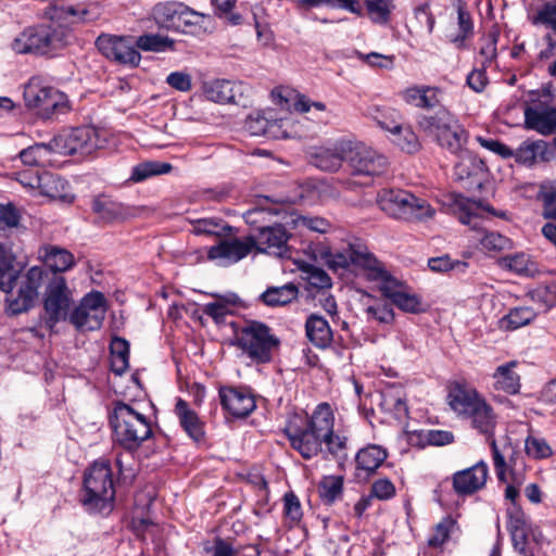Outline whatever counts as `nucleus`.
Instances as JSON below:
<instances>
[{
    "instance_id": "f257e3e1",
    "label": "nucleus",
    "mask_w": 556,
    "mask_h": 556,
    "mask_svg": "<svg viewBox=\"0 0 556 556\" xmlns=\"http://www.w3.org/2000/svg\"><path fill=\"white\" fill-rule=\"evenodd\" d=\"M331 263L334 267L363 270L368 280L379 282L382 294L393 301L395 294L403 291L402 283L392 277L383 265L361 243L349 244L342 252L332 254Z\"/></svg>"
},
{
    "instance_id": "f03ea898",
    "label": "nucleus",
    "mask_w": 556,
    "mask_h": 556,
    "mask_svg": "<svg viewBox=\"0 0 556 556\" xmlns=\"http://www.w3.org/2000/svg\"><path fill=\"white\" fill-rule=\"evenodd\" d=\"M110 424L114 442L127 451H136L152 437L149 418L129 403H115Z\"/></svg>"
},
{
    "instance_id": "7ed1b4c3",
    "label": "nucleus",
    "mask_w": 556,
    "mask_h": 556,
    "mask_svg": "<svg viewBox=\"0 0 556 556\" xmlns=\"http://www.w3.org/2000/svg\"><path fill=\"white\" fill-rule=\"evenodd\" d=\"M71 22H51L26 27L11 42V49L18 54H48L67 43Z\"/></svg>"
},
{
    "instance_id": "20e7f679",
    "label": "nucleus",
    "mask_w": 556,
    "mask_h": 556,
    "mask_svg": "<svg viewBox=\"0 0 556 556\" xmlns=\"http://www.w3.org/2000/svg\"><path fill=\"white\" fill-rule=\"evenodd\" d=\"M418 126L426 136L451 153H464L467 132L448 111L440 110L432 115H422L418 121Z\"/></svg>"
},
{
    "instance_id": "39448f33",
    "label": "nucleus",
    "mask_w": 556,
    "mask_h": 556,
    "mask_svg": "<svg viewBox=\"0 0 556 556\" xmlns=\"http://www.w3.org/2000/svg\"><path fill=\"white\" fill-rule=\"evenodd\" d=\"M85 496L81 503L89 510H111L115 497L112 470L109 462H94L85 475Z\"/></svg>"
},
{
    "instance_id": "423d86ee",
    "label": "nucleus",
    "mask_w": 556,
    "mask_h": 556,
    "mask_svg": "<svg viewBox=\"0 0 556 556\" xmlns=\"http://www.w3.org/2000/svg\"><path fill=\"white\" fill-rule=\"evenodd\" d=\"M24 99L26 106L45 119L70 111L67 96L59 89L43 84L38 76L31 77L25 85Z\"/></svg>"
},
{
    "instance_id": "0eeeda50",
    "label": "nucleus",
    "mask_w": 556,
    "mask_h": 556,
    "mask_svg": "<svg viewBox=\"0 0 556 556\" xmlns=\"http://www.w3.org/2000/svg\"><path fill=\"white\" fill-rule=\"evenodd\" d=\"M377 203L391 217L405 220L431 218L434 210L426 200L402 189H384L378 193Z\"/></svg>"
},
{
    "instance_id": "6e6552de",
    "label": "nucleus",
    "mask_w": 556,
    "mask_h": 556,
    "mask_svg": "<svg viewBox=\"0 0 556 556\" xmlns=\"http://www.w3.org/2000/svg\"><path fill=\"white\" fill-rule=\"evenodd\" d=\"M235 344L256 364L271 361L273 351L279 340L270 333L269 327L258 321H251L235 332Z\"/></svg>"
},
{
    "instance_id": "1a4fd4ad",
    "label": "nucleus",
    "mask_w": 556,
    "mask_h": 556,
    "mask_svg": "<svg viewBox=\"0 0 556 556\" xmlns=\"http://www.w3.org/2000/svg\"><path fill=\"white\" fill-rule=\"evenodd\" d=\"M73 303V292L67 286L66 279L61 275H52L48 279L45 291V315L42 317L45 326L53 331L58 323L68 319Z\"/></svg>"
},
{
    "instance_id": "9d476101",
    "label": "nucleus",
    "mask_w": 556,
    "mask_h": 556,
    "mask_svg": "<svg viewBox=\"0 0 556 556\" xmlns=\"http://www.w3.org/2000/svg\"><path fill=\"white\" fill-rule=\"evenodd\" d=\"M157 24L181 33H197L203 29L207 16L193 11L181 2L159 3L153 9Z\"/></svg>"
},
{
    "instance_id": "9b49d317",
    "label": "nucleus",
    "mask_w": 556,
    "mask_h": 556,
    "mask_svg": "<svg viewBox=\"0 0 556 556\" xmlns=\"http://www.w3.org/2000/svg\"><path fill=\"white\" fill-rule=\"evenodd\" d=\"M106 300L99 291L87 293L76 305L68 321L77 331H94L101 328L106 314Z\"/></svg>"
},
{
    "instance_id": "f8f14e48",
    "label": "nucleus",
    "mask_w": 556,
    "mask_h": 556,
    "mask_svg": "<svg viewBox=\"0 0 556 556\" xmlns=\"http://www.w3.org/2000/svg\"><path fill=\"white\" fill-rule=\"evenodd\" d=\"M467 417L471 418V425L480 433L489 437L490 446L492 450V458L494 469L500 481H506L507 464L503 451L496 444V441L491 438L496 425V416L493 413L492 407L482 397L479 403L475 406Z\"/></svg>"
},
{
    "instance_id": "ddd939ff",
    "label": "nucleus",
    "mask_w": 556,
    "mask_h": 556,
    "mask_svg": "<svg viewBox=\"0 0 556 556\" xmlns=\"http://www.w3.org/2000/svg\"><path fill=\"white\" fill-rule=\"evenodd\" d=\"M345 163L353 176L363 177L381 176L389 167V162L383 154L363 143L351 141H349Z\"/></svg>"
},
{
    "instance_id": "4468645a",
    "label": "nucleus",
    "mask_w": 556,
    "mask_h": 556,
    "mask_svg": "<svg viewBox=\"0 0 556 556\" xmlns=\"http://www.w3.org/2000/svg\"><path fill=\"white\" fill-rule=\"evenodd\" d=\"M54 153L72 155L91 154L99 146L97 131L92 127L83 126L64 130L52 138Z\"/></svg>"
},
{
    "instance_id": "2eb2a0df",
    "label": "nucleus",
    "mask_w": 556,
    "mask_h": 556,
    "mask_svg": "<svg viewBox=\"0 0 556 556\" xmlns=\"http://www.w3.org/2000/svg\"><path fill=\"white\" fill-rule=\"evenodd\" d=\"M45 276V269L39 266L30 267L24 275L18 291L12 292L7 296V309L11 315H18L31 308L38 298V289L41 286Z\"/></svg>"
},
{
    "instance_id": "dca6fc26",
    "label": "nucleus",
    "mask_w": 556,
    "mask_h": 556,
    "mask_svg": "<svg viewBox=\"0 0 556 556\" xmlns=\"http://www.w3.org/2000/svg\"><path fill=\"white\" fill-rule=\"evenodd\" d=\"M96 46L106 59L119 64L137 66L141 60L140 53L129 37L102 34L97 38Z\"/></svg>"
},
{
    "instance_id": "f3484780",
    "label": "nucleus",
    "mask_w": 556,
    "mask_h": 556,
    "mask_svg": "<svg viewBox=\"0 0 556 556\" xmlns=\"http://www.w3.org/2000/svg\"><path fill=\"white\" fill-rule=\"evenodd\" d=\"M205 98L216 103L245 105L251 88L242 81L213 79L203 84Z\"/></svg>"
},
{
    "instance_id": "a211bd4d",
    "label": "nucleus",
    "mask_w": 556,
    "mask_h": 556,
    "mask_svg": "<svg viewBox=\"0 0 556 556\" xmlns=\"http://www.w3.org/2000/svg\"><path fill=\"white\" fill-rule=\"evenodd\" d=\"M253 250V236L244 239L220 238L219 242L207 251V258L222 266L232 265L244 258Z\"/></svg>"
},
{
    "instance_id": "6ab92c4d",
    "label": "nucleus",
    "mask_w": 556,
    "mask_h": 556,
    "mask_svg": "<svg viewBox=\"0 0 556 556\" xmlns=\"http://www.w3.org/2000/svg\"><path fill=\"white\" fill-rule=\"evenodd\" d=\"M289 239L290 235L280 224L261 227L253 236V249L278 257H290Z\"/></svg>"
},
{
    "instance_id": "aec40b11",
    "label": "nucleus",
    "mask_w": 556,
    "mask_h": 556,
    "mask_svg": "<svg viewBox=\"0 0 556 556\" xmlns=\"http://www.w3.org/2000/svg\"><path fill=\"white\" fill-rule=\"evenodd\" d=\"M349 141L339 140L330 146L313 147L307 151L311 165L328 173L338 172L346 160Z\"/></svg>"
},
{
    "instance_id": "412c9836",
    "label": "nucleus",
    "mask_w": 556,
    "mask_h": 556,
    "mask_svg": "<svg viewBox=\"0 0 556 556\" xmlns=\"http://www.w3.org/2000/svg\"><path fill=\"white\" fill-rule=\"evenodd\" d=\"M219 396L223 407L235 417H245L255 408L253 394L241 384L222 386Z\"/></svg>"
},
{
    "instance_id": "4be33fe9",
    "label": "nucleus",
    "mask_w": 556,
    "mask_h": 556,
    "mask_svg": "<svg viewBox=\"0 0 556 556\" xmlns=\"http://www.w3.org/2000/svg\"><path fill=\"white\" fill-rule=\"evenodd\" d=\"M283 431L287 434L291 446L304 458H312L321 451L325 439L320 438L318 433H315V431L307 425L304 428H301L293 421H290Z\"/></svg>"
},
{
    "instance_id": "5701e85b",
    "label": "nucleus",
    "mask_w": 556,
    "mask_h": 556,
    "mask_svg": "<svg viewBox=\"0 0 556 556\" xmlns=\"http://www.w3.org/2000/svg\"><path fill=\"white\" fill-rule=\"evenodd\" d=\"M488 476V465L480 460L473 466L453 475V489L458 495H471L485 485Z\"/></svg>"
},
{
    "instance_id": "b1692460",
    "label": "nucleus",
    "mask_w": 556,
    "mask_h": 556,
    "mask_svg": "<svg viewBox=\"0 0 556 556\" xmlns=\"http://www.w3.org/2000/svg\"><path fill=\"white\" fill-rule=\"evenodd\" d=\"M482 397L469 384H454L447 394V404L453 412L467 416Z\"/></svg>"
},
{
    "instance_id": "393cba45",
    "label": "nucleus",
    "mask_w": 556,
    "mask_h": 556,
    "mask_svg": "<svg viewBox=\"0 0 556 556\" xmlns=\"http://www.w3.org/2000/svg\"><path fill=\"white\" fill-rule=\"evenodd\" d=\"M38 253L42 263L53 271L52 275L64 273L75 265L74 255L68 250L58 245L46 244L39 249Z\"/></svg>"
},
{
    "instance_id": "a878e982",
    "label": "nucleus",
    "mask_w": 556,
    "mask_h": 556,
    "mask_svg": "<svg viewBox=\"0 0 556 556\" xmlns=\"http://www.w3.org/2000/svg\"><path fill=\"white\" fill-rule=\"evenodd\" d=\"M451 207L462 224L470 226L473 230L482 229L483 219L480 215V206L476 201L460 194H453Z\"/></svg>"
},
{
    "instance_id": "bb28decb",
    "label": "nucleus",
    "mask_w": 556,
    "mask_h": 556,
    "mask_svg": "<svg viewBox=\"0 0 556 556\" xmlns=\"http://www.w3.org/2000/svg\"><path fill=\"white\" fill-rule=\"evenodd\" d=\"M91 210L104 223L124 220L130 215L127 206L105 195L94 198Z\"/></svg>"
},
{
    "instance_id": "cd10ccee",
    "label": "nucleus",
    "mask_w": 556,
    "mask_h": 556,
    "mask_svg": "<svg viewBox=\"0 0 556 556\" xmlns=\"http://www.w3.org/2000/svg\"><path fill=\"white\" fill-rule=\"evenodd\" d=\"M174 412L181 428L192 440L199 442L204 438L203 424L186 401L177 399Z\"/></svg>"
},
{
    "instance_id": "c85d7f7f",
    "label": "nucleus",
    "mask_w": 556,
    "mask_h": 556,
    "mask_svg": "<svg viewBox=\"0 0 556 556\" xmlns=\"http://www.w3.org/2000/svg\"><path fill=\"white\" fill-rule=\"evenodd\" d=\"M305 332L308 341L316 348H328L333 338L328 320L320 315L311 314L305 321Z\"/></svg>"
},
{
    "instance_id": "c756f323",
    "label": "nucleus",
    "mask_w": 556,
    "mask_h": 556,
    "mask_svg": "<svg viewBox=\"0 0 556 556\" xmlns=\"http://www.w3.org/2000/svg\"><path fill=\"white\" fill-rule=\"evenodd\" d=\"M527 128L548 136L556 132V110L525 109Z\"/></svg>"
},
{
    "instance_id": "7c9ffc66",
    "label": "nucleus",
    "mask_w": 556,
    "mask_h": 556,
    "mask_svg": "<svg viewBox=\"0 0 556 556\" xmlns=\"http://www.w3.org/2000/svg\"><path fill=\"white\" fill-rule=\"evenodd\" d=\"M70 185L58 174L51 172L41 173V181L39 186V193L52 200L62 202H72L74 195L68 193Z\"/></svg>"
},
{
    "instance_id": "2f4dec72",
    "label": "nucleus",
    "mask_w": 556,
    "mask_h": 556,
    "mask_svg": "<svg viewBox=\"0 0 556 556\" xmlns=\"http://www.w3.org/2000/svg\"><path fill=\"white\" fill-rule=\"evenodd\" d=\"M440 89L431 86H413L402 92L403 100L421 109H432L440 103Z\"/></svg>"
},
{
    "instance_id": "473e14b6",
    "label": "nucleus",
    "mask_w": 556,
    "mask_h": 556,
    "mask_svg": "<svg viewBox=\"0 0 556 556\" xmlns=\"http://www.w3.org/2000/svg\"><path fill=\"white\" fill-rule=\"evenodd\" d=\"M306 425L320 438L329 440L334 425V416L330 405L326 402L317 405Z\"/></svg>"
},
{
    "instance_id": "72a5a7b5",
    "label": "nucleus",
    "mask_w": 556,
    "mask_h": 556,
    "mask_svg": "<svg viewBox=\"0 0 556 556\" xmlns=\"http://www.w3.org/2000/svg\"><path fill=\"white\" fill-rule=\"evenodd\" d=\"M387 458V452L378 445H369L362 448L356 455L357 476L362 472L365 477L375 472Z\"/></svg>"
},
{
    "instance_id": "f704fd0d",
    "label": "nucleus",
    "mask_w": 556,
    "mask_h": 556,
    "mask_svg": "<svg viewBox=\"0 0 556 556\" xmlns=\"http://www.w3.org/2000/svg\"><path fill=\"white\" fill-rule=\"evenodd\" d=\"M366 115L388 132L399 130L400 123L403 119L402 114L397 110L387 105H369L366 109Z\"/></svg>"
},
{
    "instance_id": "c9c22d12",
    "label": "nucleus",
    "mask_w": 556,
    "mask_h": 556,
    "mask_svg": "<svg viewBox=\"0 0 556 556\" xmlns=\"http://www.w3.org/2000/svg\"><path fill=\"white\" fill-rule=\"evenodd\" d=\"M191 232L195 236L226 238L231 235L232 227L225 220L216 217L199 218L190 220Z\"/></svg>"
},
{
    "instance_id": "e433bc0d",
    "label": "nucleus",
    "mask_w": 556,
    "mask_h": 556,
    "mask_svg": "<svg viewBox=\"0 0 556 556\" xmlns=\"http://www.w3.org/2000/svg\"><path fill=\"white\" fill-rule=\"evenodd\" d=\"M212 296L215 298V301L205 304L202 312L217 325L225 324L227 316L232 314L231 306L237 303L238 296L233 293L228 295L212 294Z\"/></svg>"
},
{
    "instance_id": "4c0bfd02",
    "label": "nucleus",
    "mask_w": 556,
    "mask_h": 556,
    "mask_svg": "<svg viewBox=\"0 0 556 556\" xmlns=\"http://www.w3.org/2000/svg\"><path fill=\"white\" fill-rule=\"evenodd\" d=\"M18 273L20 268L15 265V257L8 249L0 244V290L9 295L12 292Z\"/></svg>"
},
{
    "instance_id": "58836bf2",
    "label": "nucleus",
    "mask_w": 556,
    "mask_h": 556,
    "mask_svg": "<svg viewBox=\"0 0 556 556\" xmlns=\"http://www.w3.org/2000/svg\"><path fill=\"white\" fill-rule=\"evenodd\" d=\"M299 295L298 287L292 283H286L280 287H269L261 295L262 301L267 306H283L296 300Z\"/></svg>"
},
{
    "instance_id": "ea45409f",
    "label": "nucleus",
    "mask_w": 556,
    "mask_h": 556,
    "mask_svg": "<svg viewBox=\"0 0 556 556\" xmlns=\"http://www.w3.org/2000/svg\"><path fill=\"white\" fill-rule=\"evenodd\" d=\"M547 144L543 140L525 141L518 149L513 150V156L519 164L532 166L539 157L545 160Z\"/></svg>"
},
{
    "instance_id": "a19ab883",
    "label": "nucleus",
    "mask_w": 556,
    "mask_h": 556,
    "mask_svg": "<svg viewBox=\"0 0 556 556\" xmlns=\"http://www.w3.org/2000/svg\"><path fill=\"white\" fill-rule=\"evenodd\" d=\"M536 312L530 306H517L503 316L498 326L502 330L513 331L529 325L536 317Z\"/></svg>"
},
{
    "instance_id": "79ce46f5",
    "label": "nucleus",
    "mask_w": 556,
    "mask_h": 556,
    "mask_svg": "<svg viewBox=\"0 0 556 556\" xmlns=\"http://www.w3.org/2000/svg\"><path fill=\"white\" fill-rule=\"evenodd\" d=\"M498 263L503 268H507L517 275L530 277L538 273L536 263L523 252L505 255L500 258Z\"/></svg>"
},
{
    "instance_id": "37998d69",
    "label": "nucleus",
    "mask_w": 556,
    "mask_h": 556,
    "mask_svg": "<svg viewBox=\"0 0 556 556\" xmlns=\"http://www.w3.org/2000/svg\"><path fill=\"white\" fill-rule=\"evenodd\" d=\"M54 153V144L51 139L47 143H36L23 149L18 156L23 164L28 166H45L49 162V156Z\"/></svg>"
},
{
    "instance_id": "c03bdc74",
    "label": "nucleus",
    "mask_w": 556,
    "mask_h": 556,
    "mask_svg": "<svg viewBox=\"0 0 556 556\" xmlns=\"http://www.w3.org/2000/svg\"><path fill=\"white\" fill-rule=\"evenodd\" d=\"M536 199L541 204L542 216L556 222V180L541 184Z\"/></svg>"
},
{
    "instance_id": "a18cd8bd",
    "label": "nucleus",
    "mask_w": 556,
    "mask_h": 556,
    "mask_svg": "<svg viewBox=\"0 0 556 556\" xmlns=\"http://www.w3.org/2000/svg\"><path fill=\"white\" fill-rule=\"evenodd\" d=\"M111 368L116 375L125 372L129 366V343L127 340L115 337L110 344Z\"/></svg>"
},
{
    "instance_id": "49530a36",
    "label": "nucleus",
    "mask_w": 556,
    "mask_h": 556,
    "mask_svg": "<svg viewBox=\"0 0 556 556\" xmlns=\"http://www.w3.org/2000/svg\"><path fill=\"white\" fill-rule=\"evenodd\" d=\"M170 170L172 165L169 163L156 161L142 162L132 167L128 181L134 184L142 182L153 176L167 174Z\"/></svg>"
},
{
    "instance_id": "de8ad7c7",
    "label": "nucleus",
    "mask_w": 556,
    "mask_h": 556,
    "mask_svg": "<svg viewBox=\"0 0 556 556\" xmlns=\"http://www.w3.org/2000/svg\"><path fill=\"white\" fill-rule=\"evenodd\" d=\"M293 121L289 117H278L274 110H269L268 127L265 137L268 139H286L292 137L296 131L292 130Z\"/></svg>"
},
{
    "instance_id": "09e8293b",
    "label": "nucleus",
    "mask_w": 556,
    "mask_h": 556,
    "mask_svg": "<svg viewBox=\"0 0 556 556\" xmlns=\"http://www.w3.org/2000/svg\"><path fill=\"white\" fill-rule=\"evenodd\" d=\"M343 491L342 476H326L318 483V494L323 503L333 504L341 497Z\"/></svg>"
},
{
    "instance_id": "8fccbe9b",
    "label": "nucleus",
    "mask_w": 556,
    "mask_h": 556,
    "mask_svg": "<svg viewBox=\"0 0 556 556\" xmlns=\"http://www.w3.org/2000/svg\"><path fill=\"white\" fill-rule=\"evenodd\" d=\"M391 140L401 150L413 153L419 148V141L417 136L409 126H404V119L400 123L399 130H391Z\"/></svg>"
},
{
    "instance_id": "3c124183",
    "label": "nucleus",
    "mask_w": 556,
    "mask_h": 556,
    "mask_svg": "<svg viewBox=\"0 0 556 556\" xmlns=\"http://www.w3.org/2000/svg\"><path fill=\"white\" fill-rule=\"evenodd\" d=\"M556 110V88L544 86L529 93V103L525 109Z\"/></svg>"
},
{
    "instance_id": "603ef678",
    "label": "nucleus",
    "mask_w": 556,
    "mask_h": 556,
    "mask_svg": "<svg viewBox=\"0 0 556 556\" xmlns=\"http://www.w3.org/2000/svg\"><path fill=\"white\" fill-rule=\"evenodd\" d=\"M174 41L161 35H142L136 40L137 48L143 51L161 52L173 48Z\"/></svg>"
},
{
    "instance_id": "864d4df0",
    "label": "nucleus",
    "mask_w": 556,
    "mask_h": 556,
    "mask_svg": "<svg viewBox=\"0 0 556 556\" xmlns=\"http://www.w3.org/2000/svg\"><path fill=\"white\" fill-rule=\"evenodd\" d=\"M457 20L459 33L451 37V42L455 43L457 48H462L465 40L472 35L473 24L469 12L463 7L457 9Z\"/></svg>"
},
{
    "instance_id": "5fc2aeb1",
    "label": "nucleus",
    "mask_w": 556,
    "mask_h": 556,
    "mask_svg": "<svg viewBox=\"0 0 556 556\" xmlns=\"http://www.w3.org/2000/svg\"><path fill=\"white\" fill-rule=\"evenodd\" d=\"M525 450L529 457L534 459L547 458L552 455V448L544 438L530 434L526 439Z\"/></svg>"
},
{
    "instance_id": "6e6d98bb",
    "label": "nucleus",
    "mask_w": 556,
    "mask_h": 556,
    "mask_svg": "<svg viewBox=\"0 0 556 556\" xmlns=\"http://www.w3.org/2000/svg\"><path fill=\"white\" fill-rule=\"evenodd\" d=\"M294 109L300 113H309L314 109L317 113L314 114L313 118L319 123H327L328 115L326 114L327 108L324 102L312 101L305 96H299L294 102Z\"/></svg>"
},
{
    "instance_id": "4d7b16f0",
    "label": "nucleus",
    "mask_w": 556,
    "mask_h": 556,
    "mask_svg": "<svg viewBox=\"0 0 556 556\" xmlns=\"http://www.w3.org/2000/svg\"><path fill=\"white\" fill-rule=\"evenodd\" d=\"M428 266L432 271L435 273H446L450 270H458L463 273L468 265L466 262L453 261L447 254H445L442 256L429 258Z\"/></svg>"
},
{
    "instance_id": "13d9d810",
    "label": "nucleus",
    "mask_w": 556,
    "mask_h": 556,
    "mask_svg": "<svg viewBox=\"0 0 556 556\" xmlns=\"http://www.w3.org/2000/svg\"><path fill=\"white\" fill-rule=\"evenodd\" d=\"M264 201L266 203L270 202L271 205H265L263 203H260L254 208L249 210L244 215L247 223L256 224L258 222V216L263 215L265 213L275 214V215L278 214L280 211L278 206L282 205L286 202L285 200H275L274 201L269 197H264Z\"/></svg>"
},
{
    "instance_id": "bf43d9fd",
    "label": "nucleus",
    "mask_w": 556,
    "mask_h": 556,
    "mask_svg": "<svg viewBox=\"0 0 556 556\" xmlns=\"http://www.w3.org/2000/svg\"><path fill=\"white\" fill-rule=\"evenodd\" d=\"M455 526L451 517L443 518L434 528L433 533L428 539V545L439 547L448 539L451 530Z\"/></svg>"
},
{
    "instance_id": "052dcab7",
    "label": "nucleus",
    "mask_w": 556,
    "mask_h": 556,
    "mask_svg": "<svg viewBox=\"0 0 556 556\" xmlns=\"http://www.w3.org/2000/svg\"><path fill=\"white\" fill-rule=\"evenodd\" d=\"M295 227L307 228L308 230L326 233L331 229V223L323 217L318 216H298L293 219Z\"/></svg>"
},
{
    "instance_id": "680f3d73",
    "label": "nucleus",
    "mask_w": 556,
    "mask_h": 556,
    "mask_svg": "<svg viewBox=\"0 0 556 556\" xmlns=\"http://www.w3.org/2000/svg\"><path fill=\"white\" fill-rule=\"evenodd\" d=\"M534 24H542L556 33V0L545 2L536 12Z\"/></svg>"
},
{
    "instance_id": "e2e57ef3",
    "label": "nucleus",
    "mask_w": 556,
    "mask_h": 556,
    "mask_svg": "<svg viewBox=\"0 0 556 556\" xmlns=\"http://www.w3.org/2000/svg\"><path fill=\"white\" fill-rule=\"evenodd\" d=\"M395 295L396 296L392 301V303L395 306H397L401 311L410 314H416L422 311L421 300L418 295L407 293L404 290Z\"/></svg>"
},
{
    "instance_id": "0e129e2a",
    "label": "nucleus",
    "mask_w": 556,
    "mask_h": 556,
    "mask_svg": "<svg viewBox=\"0 0 556 556\" xmlns=\"http://www.w3.org/2000/svg\"><path fill=\"white\" fill-rule=\"evenodd\" d=\"M268 115L269 110H264L251 114L247 122L245 127L250 131L252 136H264L266 134V128L268 127Z\"/></svg>"
},
{
    "instance_id": "69168bd1",
    "label": "nucleus",
    "mask_w": 556,
    "mask_h": 556,
    "mask_svg": "<svg viewBox=\"0 0 556 556\" xmlns=\"http://www.w3.org/2000/svg\"><path fill=\"white\" fill-rule=\"evenodd\" d=\"M368 319L376 320L380 324H392L394 320L393 308L388 304L369 305L365 309Z\"/></svg>"
},
{
    "instance_id": "338daca9",
    "label": "nucleus",
    "mask_w": 556,
    "mask_h": 556,
    "mask_svg": "<svg viewBox=\"0 0 556 556\" xmlns=\"http://www.w3.org/2000/svg\"><path fill=\"white\" fill-rule=\"evenodd\" d=\"M283 511L286 517L293 523L302 519L303 513L299 497L293 492H288L283 496Z\"/></svg>"
},
{
    "instance_id": "774afa93",
    "label": "nucleus",
    "mask_w": 556,
    "mask_h": 556,
    "mask_svg": "<svg viewBox=\"0 0 556 556\" xmlns=\"http://www.w3.org/2000/svg\"><path fill=\"white\" fill-rule=\"evenodd\" d=\"M496 43H497V34L490 33L482 39V45L480 47L479 54L482 58L481 64L482 67H486L492 63V61L496 58Z\"/></svg>"
}]
</instances>
